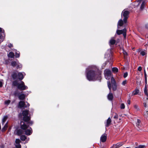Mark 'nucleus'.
<instances>
[{
    "label": "nucleus",
    "instance_id": "nucleus-1",
    "mask_svg": "<svg viewBox=\"0 0 148 148\" xmlns=\"http://www.w3.org/2000/svg\"><path fill=\"white\" fill-rule=\"evenodd\" d=\"M89 70L88 69L86 76L87 79L89 81H95L101 79V72L95 66L90 67Z\"/></svg>",
    "mask_w": 148,
    "mask_h": 148
},
{
    "label": "nucleus",
    "instance_id": "nucleus-2",
    "mask_svg": "<svg viewBox=\"0 0 148 148\" xmlns=\"http://www.w3.org/2000/svg\"><path fill=\"white\" fill-rule=\"evenodd\" d=\"M21 127L23 131L21 130H17V134L18 135H20L25 132V134L27 135H29L32 133V130L31 127L27 126L23 122L21 123Z\"/></svg>",
    "mask_w": 148,
    "mask_h": 148
},
{
    "label": "nucleus",
    "instance_id": "nucleus-3",
    "mask_svg": "<svg viewBox=\"0 0 148 148\" xmlns=\"http://www.w3.org/2000/svg\"><path fill=\"white\" fill-rule=\"evenodd\" d=\"M13 84L15 86H16L18 89L21 90H24L27 89V86L25 85L24 82L21 81V83L19 84L16 81L13 82Z\"/></svg>",
    "mask_w": 148,
    "mask_h": 148
},
{
    "label": "nucleus",
    "instance_id": "nucleus-4",
    "mask_svg": "<svg viewBox=\"0 0 148 148\" xmlns=\"http://www.w3.org/2000/svg\"><path fill=\"white\" fill-rule=\"evenodd\" d=\"M28 110L23 111L22 112L23 115V120L27 122L29 121L30 119V117L28 116Z\"/></svg>",
    "mask_w": 148,
    "mask_h": 148
},
{
    "label": "nucleus",
    "instance_id": "nucleus-5",
    "mask_svg": "<svg viewBox=\"0 0 148 148\" xmlns=\"http://www.w3.org/2000/svg\"><path fill=\"white\" fill-rule=\"evenodd\" d=\"M107 83L108 87L110 91V93L108 95V100L111 101L113 99V94L110 92L111 88V84L110 81H108Z\"/></svg>",
    "mask_w": 148,
    "mask_h": 148
},
{
    "label": "nucleus",
    "instance_id": "nucleus-6",
    "mask_svg": "<svg viewBox=\"0 0 148 148\" xmlns=\"http://www.w3.org/2000/svg\"><path fill=\"white\" fill-rule=\"evenodd\" d=\"M129 13V12L128 11L125 10H124L122 12V14H123V16L124 17L123 21L124 23H126L127 22Z\"/></svg>",
    "mask_w": 148,
    "mask_h": 148
},
{
    "label": "nucleus",
    "instance_id": "nucleus-7",
    "mask_svg": "<svg viewBox=\"0 0 148 148\" xmlns=\"http://www.w3.org/2000/svg\"><path fill=\"white\" fill-rule=\"evenodd\" d=\"M29 104L27 103V104L26 105L25 102L23 101H20L19 103L18 107L20 108H24L29 107Z\"/></svg>",
    "mask_w": 148,
    "mask_h": 148
},
{
    "label": "nucleus",
    "instance_id": "nucleus-8",
    "mask_svg": "<svg viewBox=\"0 0 148 148\" xmlns=\"http://www.w3.org/2000/svg\"><path fill=\"white\" fill-rule=\"evenodd\" d=\"M105 77L107 79H109L111 77V71L109 69H106L104 71Z\"/></svg>",
    "mask_w": 148,
    "mask_h": 148
},
{
    "label": "nucleus",
    "instance_id": "nucleus-9",
    "mask_svg": "<svg viewBox=\"0 0 148 148\" xmlns=\"http://www.w3.org/2000/svg\"><path fill=\"white\" fill-rule=\"evenodd\" d=\"M126 29L125 28H124L123 30H117L116 32V33L119 35L123 34L124 38H125L126 36Z\"/></svg>",
    "mask_w": 148,
    "mask_h": 148
},
{
    "label": "nucleus",
    "instance_id": "nucleus-10",
    "mask_svg": "<svg viewBox=\"0 0 148 148\" xmlns=\"http://www.w3.org/2000/svg\"><path fill=\"white\" fill-rule=\"evenodd\" d=\"M11 65L13 66H16V68L17 69L21 68L22 67V65L20 64L18 62H15L13 61L11 62Z\"/></svg>",
    "mask_w": 148,
    "mask_h": 148
},
{
    "label": "nucleus",
    "instance_id": "nucleus-11",
    "mask_svg": "<svg viewBox=\"0 0 148 148\" xmlns=\"http://www.w3.org/2000/svg\"><path fill=\"white\" fill-rule=\"evenodd\" d=\"M111 83L113 90L114 91L116 90V81L113 77H111Z\"/></svg>",
    "mask_w": 148,
    "mask_h": 148
},
{
    "label": "nucleus",
    "instance_id": "nucleus-12",
    "mask_svg": "<svg viewBox=\"0 0 148 148\" xmlns=\"http://www.w3.org/2000/svg\"><path fill=\"white\" fill-rule=\"evenodd\" d=\"M1 32L2 33H3V34H0V42H2L4 39L5 36V35L3 34L4 31L2 29L0 28V32Z\"/></svg>",
    "mask_w": 148,
    "mask_h": 148
},
{
    "label": "nucleus",
    "instance_id": "nucleus-13",
    "mask_svg": "<svg viewBox=\"0 0 148 148\" xmlns=\"http://www.w3.org/2000/svg\"><path fill=\"white\" fill-rule=\"evenodd\" d=\"M123 143L122 142H120L114 145L110 148H118L121 146L122 145Z\"/></svg>",
    "mask_w": 148,
    "mask_h": 148
},
{
    "label": "nucleus",
    "instance_id": "nucleus-14",
    "mask_svg": "<svg viewBox=\"0 0 148 148\" xmlns=\"http://www.w3.org/2000/svg\"><path fill=\"white\" fill-rule=\"evenodd\" d=\"M107 138V136L106 134L102 135L101 137V142H105Z\"/></svg>",
    "mask_w": 148,
    "mask_h": 148
},
{
    "label": "nucleus",
    "instance_id": "nucleus-15",
    "mask_svg": "<svg viewBox=\"0 0 148 148\" xmlns=\"http://www.w3.org/2000/svg\"><path fill=\"white\" fill-rule=\"evenodd\" d=\"M18 78L20 80H22L23 78V74L21 73H19L18 74Z\"/></svg>",
    "mask_w": 148,
    "mask_h": 148
},
{
    "label": "nucleus",
    "instance_id": "nucleus-16",
    "mask_svg": "<svg viewBox=\"0 0 148 148\" xmlns=\"http://www.w3.org/2000/svg\"><path fill=\"white\" fill-rule=\"evenodd\" d=\"M25 97V95L23 94H21L18 95V97L20 100H23Z\"/></svg>",
    "mask_w": 148,
    "mask_h": 148
},
{
    "label": "nucleus",
    "instance_id": "nucleus-17",
    "mask_svg": "<svg viewBox=\"0 0 148 148\" xmlns=\"http://www.w3.org/2000/svg\"><path fill=\"white\" fill-rule=\"evenodd\" d=\"M139 90L137 88H136L132 92L133 95H136L138 94L139 92Z\"/></svg>",
    "mask_w": 148,
    "mask_h": 148
},
{
    "label": "nucleus",
    "instance_id": "nucleus-18",
    "mask_svg": "<svg viewBox=\"0 0 148 148\" xmlns=\"http://www.w3.org/2000/svg\"><path fill=\"white\" fill-rule=\"evenodd\" d=\"M144 93L145 95L147 96V99H148V91L147 90V87L146 86L145 87L144 90Z\"/></svg>",
    "mask_w": 148,
    "mask_h": 148
},
{
    "label": "nucleus",
    "instance_id": "nucleus-19",
    "mask_svg": "<svg viewBox=\"0 0 148 148\" xmlns=\"http://www.w3.org/2000/svg\"><path fill=\"white\" fill-rule=\"evenodd\" d=\"M111 121L110 117L108 118L106 122V126L108 127L110 124Z\"/></svg>",
    "mask_w": 148,
    "mask_h": 148
},
{
    "label": "nucleus",
    "instance_id": "nucleus-20",
    "mask_svg": "<svg viewBox=\"0 0 148 148\" xmlns=\"http://www.w3.org/2000/svg\"><path fill=\"white\" fill-rule=\"evenodd\" d=\"M8 123V122H7L5 124L4 126V127L2 128V132H4L8 128V125H7Z\"/></svg>",
    "mask_w": 148,
    "mask_h": 148
},
{
    "label": "nucleus",
    "instance_id": "nucleus-21",
    "mask_svg": "<svg viewBox=\"0 0 148 148\" xmlns=\"http://www.w3.org/2000/svg\"><path fill=\"white\" fill-rule=\"evenodd\" d=\"M123 24V20L121 19L119 20L118 23V27L119 26H122Z\"/></svg>",
    "mask_w": 148,
    "mask_h": 148
},
{
    "label": "nucleus",
    "instance_id": "nucleus-22",
    "mask_svg": "<svg viewBox=\"0 0 148 148\" xmlns=\"http://www.w3.org/2000/svg\"><path fill=\"white\" fill-rule=\"evenodd\" d=\"M115 42V40L113 39V38H112L109 41L110 44V45H113L114 44Z\"/></svg>",
    "mask_w": 148,
    "mask_h": 148
},
{
    "label": "nucleus",
    "instance_id": "nucleus-23",
    "mask_svg": "<svg viewBox=\"0 0 148 148\" xmlns=\"http://www.w3.org/2000/svg\"><path fill=\"white\" fill-rule=\"evenodd\" d=\"M8 119V116H5L2 119V124L4 125Z\"/></svg>",
    "mask_w": 148,
    "mask_h": 148
},
{
    "label": "nucleus",
    "instance_id": "nucleus-24",
    "mask_svg": "<svg viewBox=\"0 0 148 148\" xmlns=\"http://www.w3.org/2000/svg\"><path fill=\"white\" fill-rule=\"evenodd\" d=\"M146 2L145 1H143L140 7V9L142 10H143L144 8Z\"/></svg>",
    "mask_w": 148,
    "mask_h": 148
},
{
    "label": "nucleus",
    "instance_id": "nucleus-25",
    "mask_svg": "<svg viewBox=\"0 0 148 148\" xmlns=\"http://www.w3.org/2000/svg\"><path fill=\"white\" fill-rule=\"evenodd\" d=\"M14 53L12 52H10L8 54V56L9 58H13L14 57Z\"/></svg>",
    "mask_w": 148,
    "mask_h": 148
},
{
    "label": "nucleus",
    "instance_id": "nucleus-26",
    "mask_svg": "<svg viewBox=\"0 0 148 148\" xmlns=\"http://www.w3.org/2000/svg\"><path fill=\"white\" fill-rule=\"evenodd\" d=\"M15 57L16 58H18L20 56V53L19 51H17L16 50H15Z\"/></svg>",
    "mask_w": 148,
    "mask_h": 148
},
{
    "label": "nucleus",
    "instance_id": "nucleus-27",
    "mask_svg": "<svg viewBox=\"0 0 148 148\" xmlns=\"http://www.w3.org/2000/svg\"><path fill=\"white\" fill-rule=\"evenodd\" d=\"M112 71L114 73L117 72L118 71V69L116 67H113L112 68Z\"/></svg>",
    "mask_w": 148,
    "mask_h": 148
},
{
    "label": "nucleus",
    "instance_id": "nucleus-28",
    "mask_svg": "<svg viewBox=\"0 0 148 148\" xmlns=\"http://www.w3.org/2000/svg\"><path fill=\"white\" fill-rule=\"evenodd\" d=\"M140 54L143 56L145 55L146 54V51L145 50H143L141 51L140 52Z\"/></svg>",
    "mask_w": 148,
    "mask_h": 148
},
{
    "label": "nucleus",
    "instance_id": "nucleus-29",
    "mask_svg": "<svg viewBox=\"0 0 148 148\" xmlns=\"http://www.w3.org/2000/svg\"><path fill=\"white\" fill-rule=\"evenodd\" d=\"M20 138L23 141L25 140L26 139V137L25 135H22L21 136Z\"/></svg>",
    "mask_w": 148,
    "mask_h": 148
},
{
    "label": "nucleus",
    "instance_id": "nucleus-30",
    "mask_svg": "<svg viewBox=\"0 0 148 148\" xmlns=\"http://www.w3.org/2000/svg\"><path fill=\"white\" fill-rule=\"evenodd\" d=\"M12 77L14 79H16L17 78V75L16 73H14L12 75Z\"/></svg>",
    "mask_w": 148,
    "mask_h": 148
},
{
    "label": "nucleus",
    "instance_id": "nucleus-31",
    "mask_svg": "<svg viewBox=\"0 0 148 148\" xmlns=\"http://www.w3.org/2000/svg\"><path fill=\"white\" fill-rule=\"evenodd\" d=\"M3 79H0V87L2 86L3 84Z\"/></svg>",
    "mask_w": 148,
    "mask_h": 148
},
{
    "label": "nucleus",
    "instance_id": "nucleus-32",
    "mask_svg": "<svg viewBox=\"0 0 148 148\" xmlns=\"http://www.w3.org/2000/svg\"><path fill=\"white\" fill-rule=\"evenodd\" d=\"M145 146L144 145H140L136 147L135 148H145Z\"/></svg>",
    "mask_w": 148,
    "mask_h": 148
},
{
    "label": "nucleus",
    "instance_id": "nucleus-33",
    "mask_svg": "<svg viewBox=\"0 0 148 148\" xmlns=\"http://www.w3.org/2000/svg\"><path fill=\"white\" fill-rule=\"evenodd\" d=\"M21 141L19 139H16L15 140V143L16 144H19Z\"/></svg>",
    "mask_w": 148,
    "mask_h": 148
},
{
    "label": "nucleus",
    "instance_id": "nucleus-34",
    "mask_svg": "<svg viewBox=\"0 0 148 148\" xmlns=\"http://www.w3.org/2000/svg\"><path fill=\"white\" fill-rule=\"evenodd\" d=\"M15 147L16 148H21V145L19 144H16Z\"/></svg>",
    "mask_w": 148,
    "mask_h": 148
},
{
    "label": "nucleus",
    "instance_id": "nucleus-35",
    "mask_svg": "<svg viewBox=\"0 0 148 148\" xmlns=\"http://www.w3.org/2000/svg\"><path fill=\"white\" fill-rule=\"evenodd\" d=\"M127 83V81L126 80L123 81L122 83V84L123 86H125Z\"/></svg>",
    "mask_w": 148,
    "mask_h": 148
},
{
    "label": "nucleus",
    "instance_id": "nucleus-36",
    "mask_svg": "<svg viewBox=\"0 0 148 148\" xmlns=\"http://www.w3.org/2000/svg\"><path fill=\"white\" fill-rule=\"evenodd\" d=\"M10 100H8L5 101V104L6 105L9 104L10 103Z\"/></svg>",
    "mask_w": 148,
    "mask_h": 148
},
{
    "label": "nucleus",
    "instance_id": "nucleus-37",
    "mask_svg": "<svg viewBox=\"0 0 148 148\" xmlns=\"http://www.w3.org/2000/svg\"><path fill=\"white\" fill-rule=\"evenodd\" d=\"M125 108V105L124 103H122L121 105V109H124Z\"/></svg>",
    "mask_w": 148,
    "mask_h": 148
},
{
    "label": "nucleus",
    "instance_id": "nucleus-38",
    "mask_svg": "<svg viewBox=\"0 0 148 148\" xmlns=\"http://www.w3.org/2000/svg\"><path fill=\"white\" fill-rule=\"evenodd\" d=\"M14 95L15 96H18L19 95L18 92V91L16 90L15 91L14 93Z\"/></svg>",
    "mask_w": 148,
    "mask_h": 148
},
{
    "label": "nucleus",
    "instance_id": "nucleus-39",
    "mask_svg": "<svg viewBox=\"0 0 148 148\" xmlns=\"http://www.w3.org/2000/svg\"><path fill=\"white\" fill-rule=\"evenodd\" d=\"M127 75H128L127 73V72L125 73L124 74L123 77L125 78L127 77Z\"/></svg>",
    "mask_w": 148,
    "mask_h": 148
},
{
    "label": "nucleus",
    "instance_id": "nucleus-40",
    "mask_svg": "<svg viewBox=\"0 0 148 148\" xmlns=\"http://www.w3.org/2000/svg\"><path fill=\"white\" fill-rule=\"evenodd\" d=\"M123 53L125 56H127V52L124 50H123Z\"/></svg>",
    "mask_w": 148,
    "mask_h": 148
},
{
    "label": "nucleus",
    "instance_id": "nucleus-41",
    "mask_svg": "<svg viewBox=\"0 0 148 148\" xmlns=\"http://www.w3.org/2000/svg\"><path fill=\"white\" fill-rule=\"evenodd\" d=\"M136 126L137 127L139 128L141 126L140 125L139 123H136Z\"/></svg>",
    "mask_w": 148,
    "mask_h": 148
},
{
    "label": "nucleus",
    "instance_id": "nucleus-42",
    "mask_svg": "<svg viewBox=\"0 0 148 148\" xmlns=\"http://www.w3.org/2000/svg\"><path fill=\"white\" fill-rule=\"evenodd\" d=\"M118 118V115L117 114L115 113V115L114 116V118L115 119H117Z\"/></svg>",
    "mask_w": 148,
    "mask_h": 148
},
{
    "label": "nucleus",
    "instance_id": "nucleus-43",
    "mask_svg": "<svg viewBox=\"0 0 148 148\" xmlns=\"http://www.w3.org/2000/svg\"><path fill=\"white\" fill-rule=\"evenodd\" d=\"M144 75L145 79H147V76L145 70L144 71Z\"/></svg>",
    "mask_w": 148,
    "mask_h": 148
},
{
    "label": "nucleus",
    "instance_id": "nucleus-44",
    "mask_svg": "<svg viewBox=\"0 0 148 148\" xmlns=\"http://www.w3.org/2000/svg\"><path fill=\"white\" fill-rule=\"evenodd\" d=\"M148 112L147 111L145 114V117L147 118L148 117V113H147Z\"/></svg>",
    "mask_w": 148,
    "mask_h": 148
},
{
    "label": "nucleus",
    "instance_id": "nucleus-45",
    "mask_svg": "<svg viewBox=\"0 0 148 148\" xmlns=\"http://www.w3.org/2000/svg\"><path fill=\"white\" fill-rule=\"evenodd\" d=\"M142 67L141 66H139L138 69V70L139 71H141L142 70Z\"/></svg>",
    "mask_w": 148,
    "mask_h": 148
},
{
    "label": "nucleus",
    "instance_id": "nucleus-46",
    "mask_svg": "<svg viewBox=\"0 0 148 148\" xmlns=\"http://www.w3.org/2000/svg\"><path fill=\"white\" fill-rule=\"evenodd\" d=\"M8 46L9 47L11 48L13 47V45L12 44L10 43L8 45Z\"/></svg>",
    "mask_w": 148,
    "mask_h": 148
},
{
    "label": "nucleus",
    "instance_id": "nucleus-47",
    "mask_svg": "<svg viewBox=\"0 0 148 148\" xmlns=\"http://www.w3.org/2000/svg\"><path fill=\"white\" fill-rule=\"evenodd\" d=\"M140 120L139 119H138L137 120V122L136 123H139L140 124Z\"/></svg>",
    "mask_w": 148,
    "mask_h": 148
},
{
    "label": "nucleus",
    "instance_id": "nucleus-48",
    "mask_svg": "<svg viewBox=\"0 0 148 148\" xmlns=\"http://www.w3.org/2000/svg\"><path fill=\"white\" fill-rule=\"evenodd\" d=\"M127 104H128V105H130V100H127Z\"/></svg>",
    "mask_w": 148,
    "mask_h": 148
},
{
    "label": "nucleus",
    "instance_id": "nucleus-49",
    "mask_svg": "<svg viewBox=\"0 0 148 148\" xmlns=\"http://www.w3.org/2000/svg\"><path fill=\"white\" fill-rule=\"evenodd\" d=\"M134 107L135 108H136V109H138V106L136 105H134Z\"/></svg>",
    "mask_w": 148,
    "mask_h": 148
},
{
    "label": "nucleus",
    "instance_id": "nucleus-50",
    "mask_svg": "<svg viewBox=\"0 0 148 148\" xmlns=\"http://www.w3.org/2000/svg\"><path fill=\"white\" fill-rule=\"evenodd\" d=\"M145 87L146 86V85L147 84V79H145Z\"/></svg>",
    "mask_w": 148,
    "mask_h": 148
},
{
    "label": "nucleus",
    "instance_id": "nucleus-51",
    "mask_svg": "<svg viewBox=\"0 0 148 148\" xmlns=\"http://www.w3.org/2000/svg\"><path fill=\"white\" fill-rule=\"evenodd\" d=\"M138 2H139V3H138V4H140V2L142 1V0H137Z\"/></svg>",
    "mask_w": 148,
    "mask_h": 148
},
{
    "label": "nucleus",
    "instance_id": "nucleus-52",
    "mask_svg": "<svg viewBox=\"0 0 148 148\" xmlns=\"http://www.w3.org/2000/svg\"><path fill=\"white\" fill-rule=\"evenodd\" d=\"M4 146L3 145H1L0 146V148H3Z\"/></svg>",
    "mask_w": 148,
    "mask_h": 148
},
{
    "label": "nucleus",
    "instance_id": "nucleus-53",
    "mask_svg": "<svg viewBox=\"0 0 148 148\" xmlns=\"http://www.w3.org/2000/svg\"><path fill=\"white\" fill-rule=\"evenodd\" d=\"M30 124H32L33 123V122L31 121L29 123Z\"/></svg>",
    "mask_w": 148,
    "mask_h": 148
},
{
    "label": "nucleus",
    "instance_id": "nucleus-54",
    "mask_svg": "<svg viewBox=\"0 0 148 148\" xmlns=\"http://www.w3.org/2000/svg\"><path fill=\"white\" fill-rule=\"evenodd\" d=\"M144 106L145 107H146V103H144Z\"/></svg>",
    "mask_w": 148,
    "mask_h": 148
},
{
    "label": "nucleus",
    "instance_id": "nucleus-55",
    "mask_svg": "<svg viewBox=\"0 0 148 148\" xmlns=\"http://www.w3.org/2000/svg\"><path fill=\"white\" fill-rule=\"evenodd\" d=\"M146 27L148 29V24H147L146 25Z\"/></svg>",
    "mask_w": 148,
    "mask_h": 148
},
{
    "label": "nucleus",
    "instance_id": "nucleus-56",
    "mask_svg": "<svg viewBox=\"0 0 148 148\" xmlns=\"http://www.w3.org/2000/svg\"><path fill=\"white\" fill-rule=\"evenodd\" d=\"M1 125H0V130H1Z\"/></svg>",
    "mask_w": 148,
    "mask_h": 148
},
{
    "label": "nucleus",
    "instance_id": "nucleus-57",
    "mask_svg": "<svg viewBox=\"0 0 148 148\" xmlns=\"http://www.w3.org/2000/svg\"><path fill=\"white\" fill-rule=\"evenodd\" d=\"M139 82L140 83V81Z\"/></svg>",
    "mask_w": 148,
    "mask_h": 148
}]
</instances>
